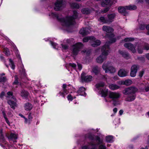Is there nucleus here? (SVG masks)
Wrapping results in <instances>:
<instances>
[{"mask_svg": "<svg viewBox=\"0 0 149 149\" xmlns=\"http://www.w3.org/2000/svg\"><path fill=\"white\" fill-rule=\"evenodd\" d=\"M73 15L71 16L66 17L65 19L63 18L61 15H58L52 13L51 15L54 17H56L59 21L62 22V25L65 26H68L73 25L75 23V19L77 18L78 13L76 11H73Z\"/></svg>", "mask_w": 149, "mask_h": 149, "instance_id": "f257e3e1", "label": "nucleus"}, {"mask_svg": "<svg viewBox=\"0 0 149 149\" xmlns=\"http://www.w3.org/2000/svg\"><path fill=\"white\" fill-rule=\"evenodd\" d=\"M101 51L102 54L96 59L97 62L100 63H102L106 59L107 56L110 52L109 45H108L107 42H106V44L102 47Z\"/></svg>", "mask_w": 149, "mask_h": 149, "instance_id": "f03ea898", "label": "nucleus"}, {"mask_svg": "<svg viewBox=\"0 0 149 149\" xmlns=\"http://www.w3.org/2000/svg\"><path fill=\"white\" fill-rule=\"evenodd\" d=\"M137 91V89L134 87H131L125 89L123 91V93L125 95H128L126 98V100L129 102L134 100L135 98L134 93Z\"/></svg>", "mask_w": 149, "mask_h": 149, "instance_id": "7ed1b4c3", "label": "nucleus"}, {"mask_svg": "<svg viewBox=\"0 0 149 149\" xmlns=\"http://www.w3.org/2000/svg\"><path fill=\"white\" fill-rule=\"evenodd\" d=\"M102 68L106 73H109L113 74L116 72V70L113 66L110 65L109 63H104L102 65Z\"/></svg>", "mask_w": 149, "mask_h": 149, "instance_id": "20e7f679", "label": "nucleus"}, {"mask_svg": "<svg viewBox=\"0 0 149 149\" xmlns=\"http://www.w3.org/2000/svg\"><path fill=\"white\" fill-rule=\"evenodd\" d=\"M120 96V94L118 92L110 91L108 93V96L113 100V104L114 106L117 105V102L116 101L118 100Z\"/></svg>", "mask_w": 149, "mask_h": 149, "instance_id": "39448f33", "label": "nucleus"}, {"mask_svg": "<svg viewBox=\"0 0 149 149\" xmlns=\"http://www.w3.org/2000/svg\"><path fill=\"white\" fill-rule=\"evenodd\" d=\"M83 45L81 42H78L72 46V54L76 55L78 54L79 52L82 48Z\"/></svg>", "mask_w": 149, "mask_h": 149, "instance_id": "423d86ee", "label": "nucleus"}, {"mask_svg": "<svg viewBox=\"0 0 149 149\" xmlns=\"http://www.w3.org/2000/svg\"><path fill=\"white\" fill-rule=\"evenodd\" d=\"M64 5L63 0H57L55 3L54 10L58 11L61 10Z\"/></svg>", "mask_w": 149, "mask_h": 149, "instance_id": "0eeeda50", "label": "nucleus"}, {"mask_svg": "<svg viewBox=\"0 0 149 149\" xmlns=\"http://www.w3.org/2000/svg\"><path fill=\"white\" fill-rule=\"evenodd\" d=\"M124 47L129 50H130L133 53H135L136 52L135 49V46L130 43H127L124 44Z\"/></svg>", "mask_w": 149, "mask_h": 149, "instance_id": "6e6552de", "label": "nucleus"}, {"mask_svg": "<svg viewBox=\"0 0 149 149\" xmlns=\"http://www.w3.org/2000/svg\"><path fill=\"white\" fill-rule=\"evenodd\" d=\"M90 42L92 46L94 47H96L100 45L101 44L100 41L99 40L96 39V38L93 36H92Z\"/></svg>", "mask_w": 149, "mask_h": 149, "instance_id": "1a4fd4ad", "label": "nucleus"}, {"mask_svg": "<svg viewBox=\"0 0 149 149\" xmlns=\"http://www.w3.org/2000/svg\"><path fill=\"white\" fill-rule=\"evenodd\" d=\"M102 29L104 31L109 33L111 37H113L114 36L113 34L112 33V32L113 31V29L112 28L109 26H103Z\"/></svg>", "mask_w": 149, "mask_h": 149, "instance_id": "9d476101", "label": "nucleus"}, {"mask_svg": "<svg viewBox=\"0 0 149 149\" xmlns=\"http://www.w3.org/2000/svg\"><path fill=\"white\" fill-rule=\"evenodd\" d=\"M11 100H9L8 101V104L13 109H15V107L16 106V99L14 97H11Z\"/></svg>", "mask_w": 149, "mask_h": 149, "instance_id": "9b49d317", "label": "nucleus"}, {"mask_svg": "<svg viewBox=\"0 0 149 149\" xmlns=\"http://www.w3.org/2000/svg\"><path fill=\"white\" fill-rule=\"evenodd\" d=\"M138 68V66L135 65H134L132 66L130 73V75L131 77H133L135 76Z\"/></svg>", "mask_w": 149, "mask_h": 149, "instance_id": "f8f14e48", "label": "nucleus"}, {"mask_svg": "<svg viewBox=\"0 0 149 149\" xmlns=\"http://www.w3.org/2000/svg\"><path fill=\"white\" fill-rule=\"evenodd\" d=\"M81 77L82 81L86 82L91 81L92 80L93 77L91 75H88L85 76L82 73Z\"/></svg>", "mask_w": 149, "mask_h": 149, "instance_id": "ddd939ff", "label": "nucleus"}, {"mask_svg": "<svg viewBox=\"0 0 149 149\" xmlns=\"http://www.w3.org/2000/svg\"><path fill=\"white\" fill-rule=\"evenodd\" d=\"M128 72L125 70L122 69L119 70L118 72V75L121 77H124L127 75Z\"/></svg>", "mask_w": 149, "mask_h": 149, "instance_id": "4468645a", "label": "nucleus"}, {"mask_svg": "<svg viewBox=\"0 0 149 149\" xmlns=\"http://www.w3.org/2000/svg\"><path fill=\"white\" fill-rule=\"evenodd\" d=\"M113 3V1L112 0H104L102 1L101 5L103 7H104L107 5L111 6Z\"/></svg>", "mask_w": 149, "mask_h": 149, "instance_id": "2eb2a0df", "label": "nucleus"}, {"mask_svg": "<svg viewBox=\"0 0 149 149\" xmlns=\"http://www.w3.org/2000/svg\"><path fill=\"white\" fill-rule=\"evenodd\" d=\"M86 90V88L84 87H81L79 88L77 93L79 95L85 96L86 95V93L85 92Z\"/></svg>", "mask_w": 149, "mask_h": 149, "instance_id": "dca6fc26", "label": "nucleus"}, {"mask_svg": "<svg viewBox=\"0 0 149 149\" xmlns=\"http://www.w3.org/2000/svg\"><path fill=\"white\" fill-rule=\"evenodd\" d=\"M118 10L119 12L124 15H125L127 13L126 12L127 9L126 8V6L125 7L123 6H120L118 8Z\"/></svg>", "mask_w": 149, "mask_h": 149, "instance_id": "f3484780", "label": "nucleus"}, {"mask_svg": "<svg viewBox=\"0 0 149 149\" xmlns=\"http://www.w3.org/2000/svg\"><path fill=\"white\" fill-rule=\"evenodd\" d=\"M132 81L130 79H127L125 81H119V84L121 85H125L126 86H129L132 83Z\"/></svg>", "mask_w": 149, "mask_h": 149, "instance_id": "a211bd4d", "label": "nucleus"}, {"mask_svg": "<svg viewBox=\"0 0 149 149\" xmlns=\"http://www.w3.org/2000/svg\"><path fill=\"white\" fill-rule=\"evenodd\" d=\"M100 91L102 97H105L108 94V89H106L105 88L104 89H100Z\"/></svg>", "mask_w": 149, "mask_h": 149, "instance_id": "6ab92c4d", "label": "nucleus"}, {"mask_svg": "<svg viewBox=\"0 0 149 149\" xmlns=\"http://www.w3.org/2000/svg\"><path fill=\"white\" fill-rule=\"evenodd\" d=\"M100 68L97 66L93 67L92 68V72L94 73L95 75H97L100 72Z\"/></svg>", "mask_w": 149, "mask_h": 149, "instance_id": "aec40b11", "label": "nucleus"}, {"mask_svg": "<svg viewBox=\"0 0 149 149\" xmlns=\"http://www.w3.org/2000/svg\"><path fill=\"white\" fill-rule=\"evenodd\" d=\"M108 19H107L108 21V23H110L113 21V19L116 16V14L114 13L108 15Z\"/></svg>", "mask_w": 149, "mask_h": 149, "instance_id": "412c9836", "label": "nucleus"}, {"mask_svg": "<svg viewBox=\"0 0 149 149\" xmlns=\"http://www.w3.org/2000/svg\"><path fill=\"white\" fill-rule=\"evenodd\" d=\"M17 135L15 134L11 133L8 137V139L9 140H13L14 142H16L15 140L17 139Z\"/></svg>", "mask_w": 149, "mask_h": 149, "instance_id": "4be33fe9", "label": "nucleus"}, {"mask_svg": "<svg viewBox=\"0 0 149 149\" xmlns=\"http://www.w3.org/2000/svg\"><path fill=\"white\" fill-rule=\"evenodd\" d=\"M79 33L83 36H85L88 34L89 32L88 31V29L87 28H82L79 31Z\"/></svg>", "mask_w": 149, "mask_h": 149, "instance_id": "5701e85b", "label": "nucleus"}, {"mask_svg": "<svg viewBox=\"0 0 149 149\" xmlns=\"http://www.w3.org/2000/svg\"><path fill=\"white\" fill-rule=\"evenodd\" d=\"M32 107L33 106L32 104L29 102L26 103L24 106V109L26 111L31 110Z\"/></svg>", "mask_w": 149, "mask_h": 149, "instance_id": "b1692460", "label": "nucleus"}, {"mask_svg": "<svg viewBox=\"0 0 149 149\" xmlns=\"http://www.w3.org/2000/svg\"><path fill=\"white\" fill-rule=\"evenodd\" d=\"M91 10L88 8H83L81 10V13L84 14H88L90 13Z\"/></svg>", "mask_w": 149, "mask_h": 149, "instance_id": "393cba45", "label": "nucleus"}, {"mask_svg": "<svg viewBox=\"0 0 149 149\" xmlns=\"http://www.w3.org/2000/svg\"><path fill=\"white\" fill-rule=\"evenodd\" d=\"M5 74L4 73H3L0 74V82H5L6 80V77L4 76Z\"/></svg>", "mask_w": 149, "mask_h": 149, "instance_id": "a878e982", "label": "nucleus"}, {"mask_svg": "<svg viewBox=\"0 0 149 149\" xmlns=\"http://www.w3.org/2000/svg\"><path fill=\"white\" fill-rule=\"evenodd\" d=\"M109 88L112 90H114L118 89L120 86L115 84H111L109 86Z\"/></svg>", "mask_w": 149, "mask_h": 149, "instance_id": "bb28decb", "label": "nucleus"}, {"mask_svg": "<svg viewBox=\"0 0 149 149\" xmlns=\"http://www.w3.org/2000/svg\"><path fill=\"white\" fill-rule=\"evenodd\" d=\"M144 49L143 46L141 45H138L137 49L138 52L139 54H142L143 52Z\"/></svg>", "mask_w": 149, "mask_h": 149, "instance_id": "cd10ccee", "label": "nucleus"}, {"mask_svg": "<svg viewBox=\"0 0 149 149\" xmlns=\"http://www.w3.org/2000/svg\"><path fill=\"white\" fill-rule=\"evenodd\" d=\"M119 53L122 55L125 58H127V57L129 56V54L127 53L126 52L119 50Z\"/></svg>", "mask_w": 149, "mask_h": 149, "instance_id": "c85d7f7f", "label": "nucleus"}, {"mask_svg": "<svg viewBox=\"0 0 149 149\" xmlns=\"http://www.w3.org/2000/svg\"><path fill=\"white\" fill-rule=\"evenodd\" d=\"M71 7L73 8L78 9L79 8V5L75 3H70Z\"/></svg>", "mask_w": 149, "mask_h": 149, "instance_id": "c756f323", "label": "nucleus"}, {"mask_svg": "<svg viewBox=\"0 0 149 149\" xmlns=\"http://www.w3.org/2000/svg\"><path fill=\"white\" fill-rule=\"evenodd\" d=\"M136 6L134 5H130L128 6H126V8L127 9V10H134L136 9Z\"/></svg>", "mask_w": 149, "mask_h": 149, "instance_id": "7c9ffc66", "label": "nucleus"}, {"mask_svg": "<svg viewBox=\"0 0 149 149\" xmlns=\"http://www.w3.org/2000/svg\"><path fill=\"white\" fill-rule=\"evenodd\" d=\"M28 92L24 90H22L21 92V95L22 97H26L28 95Z\"/></svg>", "mask_w": 149, "mask_h": 149, "instance_id": "2f4dec72", "label": "nucleus"}, {"mask_svg": "<svg viewBox=\"0 0 149 149\" xmlns=\"http://www.w3.org/2000/svg\"><path fill=\"white\" fill-rule=\"evenodd\" d=\"M105 85L104 83L100 82L95 85V87L97 88H99L100 87H104Z\"/></svg>", "mask_w": 149, "mask_h": 149, "instance_id": "473e14b6", "label": "nucleus"}, {"mask_svg": "<svg viewBox=\"0 0 149 149\" xmlns=\"http://www.w3.org/2000/svg\"><path fill=\"white\" fill-rule=\"evenodd\" d=\"M113 137L111 136H106V141L109 142H111L112 141Z\"/></svg>", "mask_w": 149, "mask_h": 149, "instance_id": "72a5a7b5", "label": "nucleus"}, {"mask_svg": "<svg viewBox=\"0 0 149 149\" xmlns=\"http://www.w3.org/2000/svg\"><path fill=\"white\" fill-rule=\"evenodd\" d=\"M143 46L144 49H145L147 50H149V44L146 43H145Z\"/></svg>", "mask_w": 149, "mask_h": 149, "instance_id": "f704fd0d", "label": "nucleus"}, {"mask_svg": "<svg viewBox=\"0 0 149 149\" xmlns=\"http://www.w3.org/2000/svg\"><path fill=\"white\" fill-rule=\"evenodd\" d=\"M100 20L102 22L105 23H108L107 19H106L104 17H101L100 18Z\"/></svg>", "mask_w": 149, "mask_h": 149, "instance_id": "c9c22d12", "label": "nucleus"}, {"mask_svg": "<svg viewBox=\"0 0 149 149\" xmlns=\"http://www.w3.org/2000/svg\"><path fill=\"white\" fill-rule=\"evenodd\" d=\"M92 38L91 37H86L84 38L83 39V41L84 42H88V40H90V41L91 40Z\"/></svg>", "mask_w": 149, "mask_h": 149, "instance_id": "e433bc0d", "label": "nucleus"}, {"mask_svg": "<svg viewBox=\"0 0 149 149\" xmlns=\"http://www.w3.org/2000/svg\"><path fill=\"white\" fill-rule=\"evenodd\" d=\"M134 39L133 38H125L124 39V40L125 42L129 41H133L134 40Z\"/></svg>", "mask_w": 149, "mask_h": 149, "instance_id": "4c0bfd02", "label": "nucleus"}, {"mask_svg": "<svg viewBox=\"0 0 149 149\" xmlns=\"http://www.w3.org/2000/svg\"><path fill=\"white\" fill-rule=\"evenodd\" d=\"M15 79L13 83V84L17 85L18 83V78L17 76H15Z\"/></svg>", "mask_w": 149, "mask_h": 149, "instance_id": "58836bf2", "label": "nucleus"}, {"mask_svg": "<svg viewBox=\"0 0 149 149\" xmlns=\"http://www.w3.org/2000/svg\"><path fill=\"white\" fill-rule=\"evenodd\" d=\"M7 96H6L7 98L9 97H13V93L12 92L9 91L7 93Z\"/></svg>", "mask_w": 149, "mask_h": 149, "instance_id": "ea45409f", "label": "nucleus"}, {"mask_svg": "<svg viewBox=\"0 0 149 149\" xmlns=\"http://www.w3.org/2000/svg\"><path fill=\"white\" fill-rule=\"evenodd\" d=\"M9 60L11 63V68L14 69L15 68V65L14 64L13 61L11 59H9Z\"/></svg>", "mask_w": 149, "mask_h": 149, "instance_id": "a19ab883", "label": "nucleus"}, {"mask_svg": "<svg viewBox=\"0 0 149 149\" xmlns=\"http://www.w3.org/2000/svg\"><path fill=\"white\" fill-rule=\"evenodd\" d=\"M146 25L144 24H141L139 27V29L141 30H144L145 29Z\"/></svg>", "mask_w": 149, "mask_h": 149, "instance_id": "79ce46f5", "label": "nucleus"}, {"mask_svg": "<svg viewBox=\"0 0 149 149\" xmlns=\"http://www.w3.org/2000/svg\"><path fill=\"white\" fill-rule=\"evenodd\" d=\"M90 52V51H87V50L86 49H84V50L82 51H81V53H86V54H88Z\"/></svg>", "mask_w": 149, "mask_h": 149, "instance_id": "37998d69", "label": "nucleus"}, {"mask_svg": "<svg viewBox=\"0 0 149 149\" xmlns=\"http://www.w3.org/2000/svg\"><path fill=\"white\" fill-rule=\"evenodd\" d=\"M106 146L103 145H100L99 147V149H106Z\"/></svg>", "mask_w": 149, "mask_h": 149, "instance_id": "c03bdc74", "label": "nucleus"}, {"mask_svg": "<svg viewBox=\"0 0 149 149\" xmlns=\"http://www.w3.org/2000/svg\"><path fill=\"white\" fill-rule=\"evenodd\" d=\"M90 145L92 146V148L91 149H96V145L93 144V143H91Z\"/></svg>", "mask_w": 149, "mask_h": 149, "instance_id": "a18cd8bd", "label": "nucleus"}, {"mask_svg": "<svg viewBox=\"0 0 149 149\" xmlns=\"http://www.w3.org/2000/svg\"><path fill=\"white\" fill-rule=\"evenodd\" d=\"M109 10V8L108 7L106 8H105V9L103 10H102L101 12L102 13H106V12L108 11Z\"/></svg>", "mask_w": 149, "mask_h": 149, "instance_id": "49530a36", "label": "nucleus"}, {"mask_svg": "<svg viewBox=\"0 0 149 149\" xmlns=\"http://www.w3.org/2000/svg\"><path fill=\"white\" fill-rule=\"evenodd\" d=\"M144 73V70H142L141 71H140L139 72V76L141 77H142L143 76V74Z\"/></svg>", "mask_w": 149, "mask_h": 149, "instance_id": "de8ad7c7", "label": "nucleus"}, {"mask_svg": "<svg viewBox=\"0 0 149 149\" xmlns=\"http://www.w3.org/2000/svg\"><path fill=\"white\" fill-rule=\"evenodd\" d=\"M50 43L53 46V47L54 48H56L57 44L56 43L53 42L51 41L50 42Z\"/></svg>", "mask_w": 149, "mask_h": 149, "instance_id": "09e8293b", "label": "nucleus"}, {"mask_svg": "<svg viewBox=\"0 0 149 149\" xmlns=\"http://www.w3.org/2000/svg\"><path fill=\"white\" fill-rule=\"evenodd\" d=\"M68 99V100L72 101L73 100V98L71 95L70 94L67 97Z\"/></svg>", "mask_w": 149, "mask_h": 149, "instance_id": "8fccbe9b", "label": "nucleus"}, {"mask_svg": "<svg viewBox=\"0 0 149 149\" xmlns=\"http://www.w3.org/2000/svg\"><path fill=\"white\" fill-rule=\"evenodd\" d=\"M63 92L64 93V94L65 96L68 93V92L66 89H63Z\"/></svg>", "mask_w": 149, "mask_h": 149, "instance_id": "3c124183", "label": "nucleus"}, {"mask_svg": "<svg viewBox=\"0 0 149 149\" xmlns=\"http://www.w3.org/2000/svg\"><path fill=\"white\" fill-rule=\"evenodd\" d=\"M5 93L4 92H2L0 95V98L2 99L5 95Z\"/></svg>", "mask_w": 149, "mask_h": 149, "instance_id": "603ef678", "label": "nucleus"}, {"mask_svg": "<svg viewBox=\"0 0 149 149\" xmlns=\"http://www.w3.org/2000/svg\"><path fill=\"white\" fill-rule=\"evenodd\" d=\"M69 65L70 66H72L74 68H75L76 66V65L74 63H70L69 64Z\"/></svg>", "mask_w": 149, "mask_h": 149, "instance_id": "864d4df0", "label": "nucleus"}, {"mask_svg": "<svg viewBox=\"0 0 149 149\" xmlns=\"http://www.w3.org/2000/svg\"><path fill=\"white\" fill-rule=\"evenodd\" d=\"M62 45V48L64 49H67L68 48V46L66 45Z\"/></svg>", "mask_w": 149, "mask_h": 149, "instance_id": "5fc2aeb1", "label": "nucleus"}, {"mask_svg": "<svg viewBox=\"0 0 149 149\" xmlns=\"http://www.w3.org/2000/svg\"><path fill=\"white\" fill-rule=\"evenodd\" d=\"M77 65H78V69L80 70L82 68L81 65L80 64L78 63Z\"/></svg>", "mask_w": 149, "mask_h": 149, "instance_id": "6e6d98bb", "label": "nucleus"}, {"mask_svg": "<svg viewBox=\"0 0 149 149\" xmlns=\"http://www.w3.org/2000/svg\"><path fill=\"white\" fill-rule=\"evenodd\" d=\"M116 41V39L115 38H113L111 39H110V41L109 42L111 43H112Z\"/></svg>", "mask_w": 149, "mask_h": 149, "instance_id": "4d7b16f0", "label": "nucleus"}, {"mask_svg": "<svg viewBox=\"0 0 149 149\" xmlns=\"http://www.w3.org/2000/svg\"><path fill=\"white\" fill-rule=\"evenodd\" d=\"M5 118V121L8 124V125H10V123L8 119L6 117L5 118Z\"/></svg>", "mask_w": 149, "mask_h": 149, "instance_id": "13d9d810", "label": "nucleus"}, {"mask_svg": "<svg viewBox=\"0 0 149 149\" xmlns=\"http://www.w3.org/2000/svg\"><path fill=\"white\" fill-rule=\"evenodd\" d=\"M5 54L7 55H8L10 54L9 51L8 49H7L5 51Z\"/></svg>", "mask_w": 149, "mask_h": 149, "instance_id": "bf43d9fd", "label": "nucleus"}, {"mask_svg": "<svg viewBox=\"0 0 149 149\" xmlns=\"http://www.w3.org/2000/svg\"><path fill=\"white\" fill-rule=\"evenodd\" d=\"M33 117L31 115V113H30L28 115V118L29 120H31L32 119Z\"/></svg>", "mask_w": 149, "mask_h": 149, "instance_id": "052dcab7", "label": "nucleus"}, {"mask_svg": "<svg viewBox=\"0 0 149 149\" xmlns=\"http://www.w3.org/2000/svg\"><path fill=\"white\" fill-rule=\"evenodd\" d=\"M2 114H3V115L4 118H5L6 117V114L5 112L4 111H3L2 112Z\"/></svg>", "mask_w": 149, "mask_h": 149, "instance_id": "680f3d73", "label": "nucleus"}, {"mask_svg": "<svg viewBox=\"0 0 149 149\" xmlns=\"http://www.w3.org/2000/svg\"><path fill=\"white\" fill-rule=\"evenodd\" d=\"M59 94L60 95H63V97H64L65 95L64 94V93H63V91L62 92H60Z\"/></svg>", "mask_w": 149, "mask_h": 149, "instance_id": "e2e57ef3", "label": "nucleus"}, {"mask_svg": "<svg viewBox=\"0 0 149 149\" xmlns=\"http://www.w3.org/2000/svg\"><path fill=\"white\" fill-rule=\"evenodd\" d=\"M67 87V85L65 84H63V89H66V88Z\"/></svg>", "mask_w": 149, "mask_h": 149, "instance_id": "0e129e2a", "label": "nucleus"}, {"mask_svg": "<svg viewBox=\"0 0 149 149\" xmlns=\"http://www.w3.org/2000/svg\"><path fill=\"white\" fill-rule=\"evenodd\" d=\"M123 111L122 110H120L119 111V113L120 115H121L123 113Z\"/></svg>", "mask_w": 149, "mask_h": 149, "instance_id": "69168bd1", "label": "nucleus"}, {"mask_svg": "<svg viewBox=\"0 0 149 149\" xmlns=\"http://www.w3.org/2000/svg\"><path fill=\"white\" fill-rule=\"evenodd\" d=\"M146 56L147 58L149 60V53H147L146 54Z\"/></svg>", "mask_w": 149, "mask_h": 149, "instance_id": "338daca9", "label": "nucleus"}, {"mask_svg": "<svg viewBox=\"0 0 149 149\" xmlns=\"http://www.w3.org/2000/svg\"><path fill=\"white\" fill-rule=\"evenodd\" d=\"M145 90L146 92L149 91V86L146 87L145 88Z\"/></svg>", "mask_w": 149, "mask_h": 149, "instance_id": "774afa93", "label": "nucleus"}]
</instances>
